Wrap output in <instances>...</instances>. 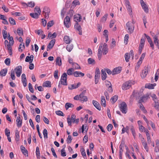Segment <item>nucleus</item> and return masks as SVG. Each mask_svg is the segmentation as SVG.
<instances>
[{
  "mask_svg": "<svg viewBox=\"0 0 159 159\" xmlns=\"http://www.w3.org/2000/svg\"><path fill=\"white\" fill-rule=\"evenodd\" d=\"M16 75L18 77L20 76L22 73V66H17L15 69Z\"/></svg>",
  "mask_w": 159,
  "mask_h": 159,
  "instance_id": "nucleus-10",
  "label": "nucleus"
},
{
  "mask_svg": "<svg viewBox=\"0 0 159 159\" xmlns=\"http://www.w3.org/2000/svg\"><path fill=\"white\" fill-rule=\"evenodd\" d=\"M56 65L61 66L62 65V62L61 58L59 57H57L55 60Z\"/></svg>",
  "mask_w": 159,
  "mask_h": 159,
  "instance_id": "nucleus-24",
  "label": "nucleus"
},
{
  "mask_svg": "<svg viewBox=\"0 0 159 159\" xmlns=\"http://www.w3.org/2000/svg\"><path fill=\"white\" fill-rule=\"evenodd\" d=\"M11 78L12 79V80H15V74H14V71L13 70H11Z\"/></svg>",
  "mask_w": 159,
  "mask_h": 159,
  "instance_id": "nucleus-59",
  "label": "nucleus"
},
{
  "mask_svg": "<svg viewBox=\"0 0 159 159\" xmlns=\"http://www.w3.org/2000/svg\"><path fill=\"white\" fill-rule=\"evenodd\" d=\"M5 63L8 66H9L10 65L11 62V60L9 58H7L4 61Z\"/></svg>",
  "mask_w": 159,
  "mask_h": 159,
  "instance_id": "nucleus-49",
  "label": "nucleus"
},
{
  "mask_svg": "<svg viewBox=\"0 0 159 159\" xmlns=\"http://www.w3.org/2000/svg\"><path fill=\"white\" fill-rule=\"evenodd\" d=\"M148 73V70L147 69H145L144 70H143L142 71V73L141 75V77L143 78H145L147 74Z\"/></svg>",
  "mask_w": 159,
  "mask_h": 159,
  "instance_id": "nucleus-31",
  "label": "nucleus"
},
{
  "mask_svg": "<svg viewBox=\"0 0 159 159\" xmlns=\"http://www.w3.org/2000/svg\"><path fill=\"white\" fill-rule=\"evenodd\" d=\"M118 96L117 95H115L113 96L111 99V100H112L113 103H115L117 100L118 99Z\"/></svg>",
  "mask_w": 159,
  "mask_h": 159,
  "instance_id": "nucleus-48",
  "label": "nucleus"
},
{
  "mask_svg": "<svg viewBox=\"0 0 159 159\" xmlns=\"http://www.w3.org/2000/svg\"><path fill=\"white\" fill-rule=\"evenodd\" d=\"M57 36V34L56 32H54L53 34H52L51 32H49L48 33V37L50 39L56 38Z\"/></svg>",
  "mask_w": 159,
  "mask_h": 159,
  "instance_id": "nucleus-27",
  "label": "nucleus"
},
{
  "mask_svg": "<svg viewBox=\"0 0 159 159\" xmlns=\"http://www.w3.org/2000/svg\"><path fill=\"white\" fill-rule=\"evenodd\" d=\"M56 40L55 39H52L48 43L47 48V51H49L53 47L55 43Z\"/></svg>",
  "mask_w": 159,
  "mask_h": 159,
  "instance_id": "nucleus-11",
  "label": "nucleus"
},
{
  "mask_svg": "<svg viewBox=\"0 0 159 159\" xmlns=\"http://www.w3.org/2000/svg\"><path fill=\"white\" fill-rule=\"evenodd\" d=\"M145 88L149 89H154L152 84L150 83L146 84L145 85Z\"/></svg>",
  "mask_w": 159,
  "mask_h": 159,
  "instance_id": "nucleus-39",
  "label": "nucleus"
},
{
  "mask_svg": "<svg viewBox=\"0 0 159 159\" xmlns=\"http://www.w3.org/2000/svg\"><path fill=\"white\" fill-rule=\"evenodd\" d=\"M80 4V2L77 0H75L72 2L71 5L73 6H76V5H79Z\"/></svg>",
  "mask_w": 159,
  "mask_h": 159,
  "instance_id": "nucleus-41",
  "label": "nucleus"
},
{
  "mask_svg": "<svg viewBox=\"0 0 159 159\" xmlns=\"http://www.w3.org/2000/svg\"><path fill=\"white\" fill-rule=\"evenodd\" d=\"M17 34L20 36H22L23 35L22 29L21 28H18L17 30Z\"/></svg>",
  "mask_w": 159,
  "mask_h": 159,
  "instance_id": "nucleus-35",
  "label": "nucleus"
},
{
  "mask_svg": "<svg viewBox=\"0 0 159 159\" xmlns=\"http://www.w3.org/2000/svg\"><path fill=\"white\" fill-rule=\"evenodd\" d=\"M88 62L89 64L94 65L95 64L96 61L95 60L92 58H89L88 59Z\"/></svg>",
  "mask_w": 159,
  "mask_h": 159,
  "instance_id": "nucleus-32",
  "label": "nucleus"
},
{
  "mask_svg": "<svg viewBox=\"0 0 159 159\" xmlns=\"http://www.w3.org/2000/svg\"><path fill=\"white\" fill-rule=\"evenodd\" d=\"M103 47L102 50L103 51V54L105 55L107 53L108 51V49L107 44L104 43L103 45Z\"/></svg>",
  "mask_w": 159,
  "mask_h": 159,
  "instance_id": "nucleus-19",
  "label": "nucleus"
},
{
  "mask_svg": "<svg viewBox=\"0 0 159 159\" xmlns=\"http://www.w3.org/2000/svg\"><path fill=\"white\" fill-rule=\"evenodd\" d=\"M101 76L102 80H103L106 79L107 77V75L106 72V71L105 70L102 69L101 70Z\"/></svg>",
  "mask_w": 159,
  "mask_h": 159,
  "instance_id": "nucleus-26",
  "label": "nucleus"
},
{
  "mask_svg": "<svg viewBox=\"0 0 159 159\" xmlns=\"http://www.w3.org/2000/svg\"><path fill=\"white\" fill-rule=\"evenodd\" d=\"M76 118V116L74 114H72L71 116V118H70L69 116L67 118V122L69 126H71L72 122L75 120Z\"/></svg>",
  "mask_w": 159,
  "mask_h": 159,
  "instance_id": "nucleus-9",
  "label": "nucleus"
},
{
  "mask_svg": "<svg viewBox=\"0 0 159 159\" xmlns=\"http://www.w3.org/2000/svg\"><path fill=\"white\" fill-rule=\"evenodd\" d=\"M74 99L76 100H80L82 102H87L88 98L86 96H82V94L77 95L74 98Z\"/></svg>",
  "mask_w": 159,
  "mask_h": 159,
  "instance_id": "nucleus-3",
  "label": "nucleus"
},
{
  "mask_svg": "<svg viewBox=\"0 0 159 159\" xmlns=\"http://www.w3.org/2000/svg\"><path fill=\"white\" fill-rule=\"evenodd\" d=\"M16 123L17 126L18 127H20L22 126V120L20 116H18L16 118Z\"/></svg>",
  "mask_w": 159,
  "mask_h": 159,
  "instance_id": "nucleus-15",
  "label": "nucleus"
},
{
  "mask_svg": "<svg viewBox=\"0 0 159 159\" xmlns=\"http://www.w3.org/2000/svg\"><path fill=\"white\" fill-rule=\"evenodd\" d=\"M73 45H68L66 47L67 50L69 52H70L73 48Z\"/></svg>",
  "mask_w": 159,
  "mask_h": 159,
  "instance_id": "nucleus-50",
  "label": "nucleus"
},
{
  "mask_svg": "<svg viewBox=\"0 0 159 159\" xmlns=\"http://www.w3.org/2000/svg\"><path fill=\"white\" fill-rule=\"evenodd\" d=\"M21 152H22L24 155L25 156H28V151L25 149V147H24L23 145L20 146V147Z\"/></svg>",
  "mask_w": 159,
  "mask_h": 159,
  "instance_id": "nucleus-23",
  "label": "nucleus"
},
{
  "mask_svg": "<svg viewBox=\"0 0 159 159\" xmlns=\"http://www.w3.org/2000/svg\"><path fill=\"white\" fill-rule=\"evenodd\" d=\"M153 39L154 43L157 46L158 49H159V40L158 39L157 36L156 35H155Z\"/></svg>",
  "mask_w": 159,
  "mask_h": 159,
  "instance_id": "nucleus-25",
  "label": "nucleus"
},
{
  "mask_svg": "<svg viewBox=\"0 0 159 159\" xmlns=\"http://www.w3.org/2000/svg\"><path fill=\"white\" fill-rule=\"evenodd\" d=\"M67 75L66 73H64L61 75L60 81L61 84L64 85H67Z\"/></svg>",
  "mask_w": 159,
  "mask_h": 159,
  "instance_id": "nucleus-5",
  "label": "nucleus"
},
{
  "mask_svg": "<svg viewBox=\"0 0 159 159\" xmlns=\"http://www.w3.org/2000/svg\"><path fill=\"white\" fill-rule=\"evenodd\" d=\"M5 132L6 136H10V132L9 129L6 128L5 130Z\"/></svg>",
  "mask_w": 159,
  "mask_h": 159,
  "instance_id": "nucleus-58",
  "label": "nucleus"
},
{
  "mask_svg": "<svg viewBox=\"0 0 159 159\" xmlns=\"http://www.w3.org/2000/svg\"><path fill=\"white\" fill-rule=\"evenodd\" d=\"M81 84L80 82H79L77 84H72L69 85L68 87V89L71 90L74 89L78 88L80 85Z\"/></svg>",
  "mask_w": 159,
  "mask_h": 159,
  "instance_id": "nucleus-20",
  "label": "nucleus"
},
{
  "mask_svg": "<svg viewBox=\"0 0 159 159\" xmlns=\"http://www.w3.org/2000/svg\"><path fill=\"white\" fill-rule=\"evenodd\" d=\"M72 140L71 136L69 135L66 139V142L67 143H70Z\"/></svg>",
  "mask_w": 159,
  "mask_h": 159,
  "instance_id": "nucleus-62",
  "label": "nucleus"
},
{
  "mask_svg": "<svg viewBox=\"0 0 159 159\" xmlns=\"http://www.w3.org/2000/svg\"><path fill=\"white\" fill-rule=\"evenodd\" d=\"M130 54L128 53H126L125 55V58L126 62H128L129 61V59L130 58Z\"/></svg>",
  "mask_w": 159,
  "mask_h": 159,
  "instance_id": "nucleus-46",
  "label": "nucleus"
},
{
  "mask_svg": "<svg viewBox=\"0 0 159 159\" xmlns=\"http://www.w3.org/2000/svg\"><path fill=\"white\" fill-rule=\"evenodd\" d=\"M7 49L8 51V52L9 54L10 55H12V48L11 44H8L7 46Z\"/></svg>",
  "mask_w": 159,
  "mask_h": 159,
  "instance_id": "nucleus-43",
  "label": "nucleus"
},
{
  "mask_svg": "<svg viewBox=\"0 0 159 159\" xmlns=\"http://www.w3.org/2000/svg\"><path fill=\"white\" fill-rule=\"evenodd\" d=\"M113 128V126L111 124H109L107 126V129L108 131H110Z\"/></svg>",
  "mask_w": 159,
  "mask_h": 159,
  "instance_id": "nucleus-63",
  "label": "nucleus"
},
{
  "mask_svg": "<svg viewBox=\"0 0 159 159\" xmlns=\"http://www.w3.org/2000/svg\"><path fill=\"white\" fill-rule=\"evenodd\" d=\"M9 21L11 24L12 25H15L16 24L15 20L12 17H10L9 19Z\"/></svg>",
  "mask_w": 159,
  "mask_h": 159,
  "instance_id": "nucleus-45",
  "label": "nucleus"
},
{
  "mask_svg": "<svg viewBox=\"0 0 159 159\" xmlns=\"http://www.w3.org/2000/svg\"><path fill=\"white\" fill-rule=\"evenodd\" d=\"M154 107L157 110L159 111V103L155 101Z\"/></svg>",
  "mask_w": 159,
  "mask_h": 159,
  "instance_id": "nucleus-64",
  "label": "nucleus"
},
{
  "mask_svg": "<svg viewBox=\"0 0 159 159\" xmlns=\"http://www.w3.org/2000/svg\"><path fill=\"white\" fill-rule=\"evenodd\" d=\"M81 19V16L80 14H76L74 16V19L76 22H80Z\"/></svg>",
  "mask_w": 159,
  "mask_h": 159,
  "instance_id": "nucleus-17",
  "label": "nucleus"
},
{
  "mask_svg": "<svg viewBox=\"0 0 159 159\" xmlns=\"http://www.w3.org/2000/svg\"><path fill=\"white\" fill-rule=\"evenodd\" d=\"M121 70L122 68L120 66H118L114 68L112 70V75H114L120 73L121 72Z\"/></svg>",
  "mask_w": 159,
  "mask_h": 159,
  "instance_id": "nucleus-12",
  "label": "nucleus"
},
{
  "mask_svg": "<svg viewBox=\"0 0 159 159\" xmlns=\"http://www.w3.org/2000/svg\"><path fill=\"white\" fill-rule=\"evenodd\" d=\"M74 69L72 68L69 69L67 71V73L68 75H70L73 74L74 73Z\"/></svg>",
  "mask_w": 159,
  "mask_h": 159,
  "instance_id": "nucleus-38",
  "label": "nucleus"
},
{
  "mask_svg": "<svg viewBox=\"0 0 159 159\" xmlns=\"http://www.w3.org/2000/svg\"><path fill=\"white\" fill-rule=\"evenodd\" d=\"M36 154L37 158H39L40 156V153L39 148L38 147H37L36 148Z\"/></svg>",
  "mask_w": 159,
  "mask_h": 159,
  "instance_id": "nucleus-40",
  "label": "nucleus"
},
{
  "mask_svg": "<svg viewBox=\"0 0 159 159\" xmlns=\"http://www.w3.org/2000/svg\"><path fill=\"white\" fill-rule=\"evenodd\" d=\"M74 76L76 77H83L84 74L80 71H75L73 73Z\"/></svg>",
  "mask_w": 159,
  "mask_h": 159,
  "instance_id": "nucleus-14",
  "label": "nucleus"
},
{
  "mask_svg": "<svg viewBox=\"0 0 159 159\" xmlns=\"http://www.w3.org/2000/svg\"><path fill=\"white\" fill-rule=\"evenodd\" d=\"M29 89V91L32 93H33L34 92V90L32 86V84L31 83H29L28 85Z\"/></svg>",
  "mask_w": 159,
  "mask_h": 159,
  "instance_id": "nucleus-55",
  "label": "nucleus"
},
{
  "mask_svg": "<svg viewBox=\"0 0 159 159\" xmlns=\"http://www.w3.org/2000/svg\"><path fill=\"white\" fill-rule=\"evenodd\" d=\"M25 48V43H21L19 45V47L18 48L19 50L20 51V49H21V52H22L23 49H21V48L24 49Z\"/></svg>",
  "mask_w": 159,
  "mask_h": 159,
  "instance_id": "nucleus-51",
  "label": "nucleus"
},
{
  "mask_svg": "<svg viewBox=\"0 0 159 159\" xmlns=\"http://www.w3.org/2000/svg\"><path fill=\"white\" fill-rule=\"evenodd\" d=\"M129 129V127L128 126H126L125 128L124 127L122 130V133L121 134H124L125 132H126L127 133H128Z\"/></svg>",
  "mask_w": 159,
  "mask_h": 159,
  "instance_id": "nucleus-44",
  "label": "nucleus"
},
{
  "mask_svg": "<svg viewBox=\"0 0 159 159\" xmlns=\"http://www.w3.org/2000/svg\"><path fill=\"white\" fill-rule=\"evenodd\" d=\"M140 104V108L143 111L144 113H146L147 112L146 110H145V107H144L143 105L141 103V104Z\"/></svg>",
  "mask_w": 159,
  "mask_h": 159,
  "instance_id": "nucleus-57",
  "label": "nucleus"
},
{
  "mask_svg": "<svg viewBox=\"0 0 159 159\" xmlns=\"http://www.w3.org/2000/svg\"><path fill=\"white\" fill-rule=\"evenodd\" d=\"M64 23L65 26L67 28H69L71 25L70 17L69 16H67L64 18Z\"/></svg>",
  "mask_w": 159,
  "mask_h": 159,
  "instance_id": "nucleus-7",
  "label": "nucleus"
},
{
  "mask_svg": "<svg viewBox=\"0 0 159 159\" xmlns=\"http://www.w3.org/2000/svg\"><path fill=\"white\" fill-rule=\"evenodd\" d=\"M39 14L37 13H31L30 14V16L32 18L37 19L39 18Z\"/></svg>",
  "mask_w": 159,
  "mask_h": 159,
  "instance_id": "nucleus-34",
  "label": "nucleus"
},
{
  "mask_svg": "<svg viewBox=\"0 0 159 159\" xmlns=\"http://www.w3.org/2000/svg\"><path fill=\"white\" fill-rule=\"evenodd\" d=\"M134 29V24L133 22L129 21L126 24V29L127 32L131 34L133 33Z\"/></svg>",
  "mask_w": 159,
  "mask_h": 159,
  "instance_id": "nucleus-1",
  "label": "nucleus"
},
{
  "mask_svg": "<svg viewBox=\"0 0 159 159\" xmlns=\"http://www.w3.org/2000/svg\"><path fill=\"white\" fill-rule=\"evenodd\" d=\"M80 151L81 152V154L83 157L84 158H86V155L84 149V148H82L80 149Z\"/></svg>",
  "mask_w": 159,
  "mask_h": 159,
  "instance_id": "nucleus-47",
  "label": "nucleus"
},
{
  "mask_svg": "<svg viewBox=\"0 0 159 159\" xmlns=\"http://www.w3.org/2000/svg\"><path fill=\"white\" fill-rule=\"evenodd\" d=\"M102 48V44H100L99 46V48L98 49V59L99 60H100L101 59L102 53V51L101 50V49Z\"/></svg>",
  "mask_w": 159,
  "mask_h": 159,
  "instance_id": "nucleus-18",
  "label": "nucleus"
},
{
  "mask_svg": "<svg viewBox=\"0 0 159 159\" xmlns=\"http://www.w3.org/2000/svg\"><path fill=\"white\" fill-rule=\"evenodd\" d=\"M101 104L102 106L105 107L106 106V100L105 97L104 96H102L101 97Z\"/></svg>",
  "mask_w": 159,
  "mask_h": 159,
  "instance_id": "nucleus-33",
  "label": "nucleus"
},
{
  "mask_svg": "<svg viewBox=\"0 0 159 159\" xmlns=\"http://www.w3.org/2000/svg\"><path fill=\"white\" fill-rule=\"evenodd\" d=\"M93 104L95 107L98 110L100 111L101 110V107L100 104L97 101L93 100L92 101Z\"/></svg>",
  "mask_w": 159,
  "mask_h": 159,
  "instance_id": "nucleus-21",
  "label": "nucleus"
},
{
  "mask_svg": "<svg viewBox=\"0 0 159 159\" xmlns=\"http://www.w3.org/2000/svg\"><path fill=\"white\" fill-rule=\"evenodd\" d=\"M50 10L49 8L47 7H45L43 9V14L44 15L46 19L49 18V15L50 12Z\"/></svg>",
  "mask_w": 159,
  "mask_h": 159,
  "instance_id": "nucleus-6",
  "label": "nucleus"
},
{
  "mask_svg": "<svg viewBox=\"0 0 159 159\" xmlns=\"http://www.w3.org/2000/svg\"><path fill=\"white\" fill-rule=\"evenodd\" d=\"M19 132L18 130L16 129L15 130V137L16 140L17 141H18L19 140L20 136H19Z\"/></svg>",
  "mask_w": 159,
  "mask_h": 159,
  "instance_id": "nucleus-37",
  "label": "nucleus"
},
{
  "mask_svg": "<svg viewBox=\"0 0 159 159\" xmlns=\"http://www.w3.org/2000/svg\"><path fill=\"white\" fill-rule=\"evenodd\" d=\"M30 41V39L29 37H27L26 38L25 41V46L26 47H27L29 46Z\"/></svg>",
  "mask_w": 159,
  "mask_h": 159,
  "instance_id": "nucleus-54",
  "label": "nucleus"
},
{
  "mask_svg": "<svg viewBox=\"0 0 159 159\" xmlns=\"http://www.w3.org/2000/svg\"><path fill=\"white\" fill-rule=\"evenodd\" d=\"M7 70L6 68L2 70L0 72V75L2 76H5L7 72Z\"/></svg>",
  "mask_w": 159,
  "mask_h": 159,
  "instance_id": "nucleus-28",
  "label": "nucleus"
},
{
  "mask_svg": "<svg viewBox=\"0 0 159 159\" xmlns=\"http://www.w3.org/2000/svg\"><path fill=\"white\" fill-rule=\"evenodd\" d=\"M149 98V95L148 93H147L141 97L139 101V104H141L142 102H145Z\"/></svg>",
  "mask_w": 159,
  "mask_h": 159,
  "instance_id": "nucleus-8",
  "label": "nucleus"
},
{
  "mask_svg": "<svg viewBox=\"0 0 159 159\" xmlns=\"http://www.w3.org/2000/svg\"><path fill=\"white\" fill-rule=\"evenodd\" d=\"M130 130L132 132V134L134 138L135 139L136 136V133L134 128L133 126H131V128Z\"/></svg>",
  "mask_w": 159,
  "mask_h": 159,
  "instance_id": "nucleus-52",
  "label": "nucleus"
},
{
  "mask_svg": "<svg viewBox=\"0 0 159 159\" xmlns=\"http://www.w3.org/2000/svg\"><path fill=\"white\" fill-rule=\"evenodd\" d=\"M43 134L44 138L46 137V138H48V131L46 129H43Z\"/></svg>",
  "mask_w": 159,
  "mask_h": 159,
  "instance_id": "nucleus-56",
  "label": "nucleus"
},
{
  "mask_svg": "<svg viewBox=\"0 0 159 159\" xmlns=\"http://www.w3.org/2000/svg\"><path fill=\"white\" fill-rule=\"evenodd\" d=\"M34 57L33 55H31L30 57L27 56L25 59V61L26 62H29L30 63H31L33 60Z\"/></svg>",
  "mask_w": 159,
  "mask_h": 159,
  "instance_id": "nucleus-22",
  "label": "nucleus"
},
{
  "mask_svg": "<svg viewBox=\"0 0 159 159\" xmlns=\"http://www.w3.org/2000/svg\"><path fill=\"white\" fill-rule=\"evenodd\" d=\"M74 105L71 103H66L65 105V107L66 110H67L69 107H73Z\"/></svg>",
  "mask_w": 159,
  "mask_h": 159,
  "instance_id": "nucleus-36",
  "label": "nucleus"
},
{
  "mask_svg": "<svg viewBox=\"0 0 159 159\" xmlns=\"http://www.w3.org/2000/svg\"><path fill=\"white\" fill-rule=\"evenodd\" d=\"M43 86L44 87H50L51 86V82L49 81H46L43 84Z\"/></svg>",
  "mask_w": 159,
  "mask_h": 159,
  "instance_id": "nucleus-29",
  "label": "nucleus"
},
{
  "mask_svg": "<svg viewBox=\"0 0 159 159\" xmlns=\"http://www.w3.org/2000/svg\"><path fill=\"white\" fill-rule=\"evenodd\" d=\"M120 110L123 113L126 114L127 111V105L125 102H122L119 105Z\"/></svg>",
  "mask_w": 159,
  "mask_h": 159,
  "instance_id": "nucleus-4",
  "label": "nucleus"
},
{
  "mask_svg": "<svg viewBox=\"0 0 159 159\" xmlns=\"http://www.w3.org/2000/svg\"><path fill=\"white\" fill-rule=\"evenodd\" d=\"M100 70L99 69L97 68L96 69L95 77L100 78Z\"/></svg>",
  "mask_w": 159,
  "mask_h": 159,
  "instance_id": "nucleus-42",
  "label": "nucleus"
},
{
  "mask_svg": "<svg viewBox=\"0 0 159 159\" xmlns=\"http://www.w3.org/2000/svg\"><path fill=\"white\" fill-rule=\"evenodd\" d=\"M75 28L77 30H78L79 32V34L82 35V32L81 30V28L80 25H79L78 22L76 21V22L75 25H74Z\"/></svg>",
  "mask_w": 159,
  "mask_h": 159,
  "instance_id": "nucleus-16",
  "label": "nucleus"
},
{
  "mask_svg": "<svg viewBox=\"0 0 159 159\" xmlns=\"http://www.w3.org/2000/svg\"><path fill=\"white\" fill-rule=\"evenodd\" d=\"M140 3L144 11L146 13H148V7H147L143 0H140Z\"/></svg>",
  "mask_w": 159,
  "mask_h": 159,
  "instance_id": "nucleus-13",
  "label": "nucleus"
},
{
  "mask_svg": "<svg viewBox=\"0 0 159 159\" xmlns=\"http://www.w3.org/2000/svg\"><path fill=\"white\" fill-rule=\"evenodd\" d=\"M61 156L63 157H65L66 155V153L65 152L64 148H62L61 150Z\"/></svg>",
  "mask_w": 159,
  "mask_h": 159,
  "instance_id": "nucleus-53",
  "label": "nucleus"
},
{
  "mask_svg": "<svg viewBox=\"0 0 159 159\" xmlns=\"http://www.w3.org/2000/svg\"><path fill=\"white\" fill-rule=\"evenodd\" d=\"M56 114L57 115L59 116H64V114L63 112L61 111H56Z\"/></svg>",
  "mask_w": 159,
  "mask_h": 159,
  "instance_id": "nucleus-61",
  "label": "nucleus"
},
{
  "mask_svg": "<svg viewBox=\"0 0 159 159\" xmlns=\"http://www.w3.org/2000/svg\"><path fill=\"white\" fill-rule=\"evenodd\" d=\"M108 14H105L102 18L101 19V21L103 22H105L107 18V17Z\"/></svg>",
  "mask_w": 159,
  "mask_h": 159,
  "instance_id": "nucleus-60",
  "label": "nucleus"
},
{
  "mask_svg": "<svg viewBox=\"0 0 159 159\" xmlns=\"http://www.w3.org/2000/svg\"><path fill=\"white\" fill-rule=\"evenodd\" d=\"M134 84V81L132 80H129L124 83L122 85V89L124 90L129 89L132 85Z\"/></svg>",
  "mask_w": 159,
  "mask_h": 159,
  "instance_id": "nucleus-2",
  "label": "nucleus"
},
{
  "mask_svg": "<svg viewBox=\"0 0 159 159\" xmlns=\"http://www.w3.org/2000/svg\"><path fill=\"white\" fill-rule=\"evenodd\" d=\"M64 41L66 44H69L71 42L70 38L69 36H65L64 38Z\"/></svg>",
  "mask_w": 159,
  "mask_h": 159,
  "instance_id": "nucleus-30",
  "label": "nucleus"
}]
</instances>
